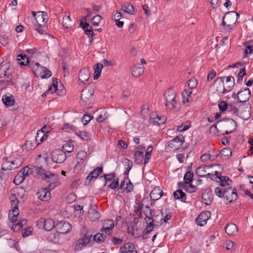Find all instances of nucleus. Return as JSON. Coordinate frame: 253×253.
Masks as SVG:
<instances>
[{"mask_svg": "<svg viewBox=\"0 0 253 253\" xmlns=\"http://www.w3.org/2000/svg\"><path fill=\"white\" fill-rule=\"evenodd\" d=\"M215 195L219 198H222L225 200L227 204L232 202H235L238 199V195L236 192V189H233L232 187L227 188H220L217 187L215 188Z\"/></svg>", "mask_w": 253, "mask_h": 253, "instance_id": "f257e3e1", "label": "nucleus"}, {"mask_svg": "<svg viewBox=\"0 0 253 253\" xmlns=\"http://www.w3.org/2000/svg\"><path fill=\"white\" fill-rule=\"evenodd\" d=\"M240 14L234 11H228L225 13L222 19V26L227 31H230L233 29Z\"/></svg>", "mask_w": 253, "mask_h": 253, "instance_id": "f03ea898", "label": "nucleus"}, {"mask_svg": "<svg viewBox=\"0 0 253 253\" xmlns=\"http://www.w3.org/2000/svg\"><path fill=\"white\" fill-rule=\"evenodd\" d=\"M165 105L167 109H177L178 103L176 100V93L173 88H169L164 94Z\"/></svg>", "mask_w": 253, "mask_h": 253, "instance_id": "7ed1b4c3", "label": "nucleus"}, {"mask_svg": "<svg viewBox=\"0 0 253 253\" xmlns=\"http://www.w3.org/2000/svg\"><path fill=\"white\" fill-rule=\"evenodd\" d=\"M13 68L10 63L6 62L0 67V78L6 80L7 84L10 85H13L14 83L12 81Z\"/></svg>", "mask_w": 253, "mask_h": 253, "instance_id": "20e7f679", "label": "nucleus"}, {"mask_svg": "<svg viewBox=\"0 0 253 253\" xmlns=\"http://www.w3.org/2000/svg\"><path fill=\"white\" fill-rule=\"evenodd\" d=\"M10 200L12 210L9 212V219L11 222L15 223L17 221V216L19 213L18 209L19 202L15 194H11Z\"/></svg>", "mask_w": 253, "mask_h": 253, "instance_id": "39448f33", "label": "nucleus"}, {"mask_svg": "<svg viewBox=\"0 0 253 253\" xmlns=\"http://www.w3.org/2000/svg\"><path fill=\"white\" fill-rule=\"evenodd\" d=\"M185 140L184 136L182 134H179L169 141L166 145L167 148L169 151H175L179 149Z\"/></svg>", "mask_w": 253, "mask_h": 253, "instance_id": "423d86ee", "label": "nucleus"}, {"mask_svg": "<svg viewBox=\"0 0 253 253\" xmlns=\"http://www.w3.org/2000/svg\"><path fill=\"white\" fill-rule=\"evenodd\" d=\"M92 235L88 232L81 238L77 240L74 247L75 252H79L84 249L88 245H91Z\"/></svg>", "mask_w": 253, "mask_h": 253, "instance_id": "0eeeda50", "label": "nucleus"}, {"mask_svg": "<svg viewBox=\"0 0 253 253\" xmlns=\"http://www.w3.org/2000/svg\"><path fill=\"white\" fill-rule=\"evenodd\" d=\"M43 181L48 183L47 187L50 190H53L60 184V177L58 175L51 172H49Z\"/></svg>", "mask_w": 253, "mask_h": 253, "instance_id": "6e6552de", "label": "nucleus"}, {"mask_svg": "<svg viewBox=\"0 0 253 253\" xmlns=\"http://www.w3.org/2000/svg\"><path fill=\"white\" fill-rule=\"evenodd\" d=\"M55 226L54 221L51 218H40L37 221V227L38 228L47 231H51Z\"/></svg>", "mask_w": 253, "mask_h": 253, "instance_id": "1a4fd4ad", "label": "nucleus"}, {"mask_svg": "<svg viewBox=\"0 0 253 253\" xmlns=\"http://www.w3.org/2000/svg\"><path fill=\"white\" fill-rule=\"evenodd\" d=\"M225 78V77H218L215 81V83L218 84V86L217 87L216 91L222 94H225L230 92L233 89L234 86V84L232 83L231 85H226L225 87L224 85V81Z\"/></svg>", "mask_w": 253, "mask_h": 253, "instance_id": "9d476101", "label": "nucleus"}, {"mask_svg": "<svg viewBox=\"0 0 253 253\" xmlns=\"http://www.w3.org/2000/svg\"><path fill=\"white\" fill-rule=\"evenodd\" d=\"M51 159L54 163L61 164L66 159V155L63 150L56 149L52 152Z\"/></svg>", "mask_w": 253, "mask_h": 253, "instance_id": "9b49d317", "label": "nucleus"}, {"mask_svg": "<svg viewBox=\"0 0 253 253\" xmlns=\"http://www.w3.org/2000/svg\"><path fill=\"white\" fill-rule=\"evenodd\" d=\"M103 172V167H98L90 172L86 177L85 180V185L88 186L91 181H94Z\"/></svg>", "mask_w": 253, "mask_h": 253, "instance_id": "f8f14e48", "label": "nucleus"}, {"mask_svg": "<svg viewBox=\"0 0 253 253\" xmlns=\"http://www.w3.org/2000/svg\"><path fill=\"white\" fill-rule=\"evenodd\" d=\"M55 228L58 233L64 234L69 232L72 226L68 222L62 220L58 221L55 225Z\"/></svg>", "mask_w": 253, "mask_h": 253, "instance_id": "ddd939ff", "label": "nucleus"}, {"mask_svg": "<svg viewBox=\"0 0 253 253\" xmlns=\"http://www.w3.org/2000/svg\"><path fill=\"white\" fill-rule=\"evenodd\" d=\"M214 178L211 177V179L216 180L219 179L220 185L224 188L225 185L230 186L232 183V180L228 176H223L221 175L220 172L215 171L214 174Z\"/></svg>", "mask_w": 253, "mask_h": 253, "instance_id": "4468645a", "label": "nucleus"}, {"mask_svg": "<svg viewBox=\"0 0 253 253\" xmlns=\"http://www.w3.org/2000/svg\"><path fill=\"white\" fill-rule=\"evenodd\" d=\"M221 123L222 127L230 130L235 131L236 129L237 125L236 122L232 119L225 118L218 121L216 123Z\"/></svg>", "mask_w": 253, "mask_h": 253, "instance_id": "2eb2a0df", "label": "nucleus"}, {"mask_svg": "<svg viewBox=\"0 0 253 253\" xmlns=\"http://www.w3.org/2000/svg\"><path fill=\"white\" fill-rule=\"evenodd\" d=\"M115 226L114 222L111 219H106L103 222L102 227L100 229V231L104 233L107 235H110L113 232V229Z\"/></svg>", "mask_w": 253, "mask_h": 253, "instance_id": "dca6fc26", "label": "nucleus"}, {"mask_svg": "<svg viewBox=\"0 0 253 253\" xmlns=\"http://www.w3.org/2000/svg\"><path fill=\"white\" fill-rule=\"evenodd\" d=\"M238 94H239V97L236 103L245 102L250 98L251 91L248 87L242 88L238 91Z\"/></svg>", "mask_w": 253, "mask_h": 253, "instance_id": "f3484780", "label": "nucleus"}, {"mask_svg": "<svg viewBox=\"0 0 253 253\" xmlns=\"http://www.w3.org/2000/svg\"><path fill=\"white\" fill-rule=\"evenodd\" d=\"M211 213L209 211H203L199 214L196 219V223L201 226H204L207 223V220L210 218Z\"/></svg>", "mask_w": 253, "mask_h": 253, "instance_id": "a211bd4d", "label": "nucleus"}, {"mask_svg": "<svg viewBox=\"0 0 253 253\" xmlns=\"http://www.w3.org/2000/svg\"><path fill=\"white\" fill-rule=\"evenodd\" d=\"M51 190L47 187L39 189L37 194L38 198L42 201H47L51 197Z\"/></svg>", "mask_w": 253, "mask_h": 253, "instance_id": "6ab92c4d", "label": "nucleus"}, {"mask_svg": "<svg viewBox=\"0 0 253 253\" xmlns=\"http://www.w3.org/2000/svg\"><path fill=\"white\" fill-rule=\"evenodd\" d=\"M93 90L87 87L84 88L81 92L80 97L83 101L87 103L92 99Z\"/></svg>", "mask_w": 253, "mask_h": 253, "instance_id": "aec40b11", "label": "nucleus"}, {"mask_svg": "<svg viewBox=\"0 0 253 253\" xmlns=\"http://www.w3.org/2000/svg\"><path fill=\"white\" fill-rule=\"evenodd\" d=\"M121 253H137V251L133 243L127 242L125 243L120 249Z\"/></svg>", "mask_w": 253, "mask_h": 253, "instance_id": "412c9836", "label": "nucleus"}, {"mask_svg": "<svg viewBox=\"0 0 253 253\" xmlns=\"http://www.w3.org/2000/svg\"><path fill=\"white\" fill-rule=\"evenodd\" d=\"M90 71L88 67H85L81 69L79 73V80L81 83L84 84L88 81L90 77Z\"/></svg>", "mask_w": 253, "mask_h": 253, "instance_id": "4be33fe9", "label": "nucleus"}, {"mask_svg": "<svg viewBox=\"0 0 253 253\" xmlns=\"http://www.w3.org/2000/svg\"><path fill=\"white\" fill-rule=\"evenodd\" d=\"M202 198L206 205H211L213 200V194L211 189H206L203 193Z\"/></svg>", "mask_w": 253, "mask_h": 253, "instance_id": "5701e85b", "label": "nucleus"}, {"mask_svg": "<svg viewBox=\"0 0 253 253\" xmlns=\"http://www.w3.org/2000/svg\"><path fill=\"white\" fill-rule=\"evenodd\" d=\"M163 195L164 193L162 190L158 187H155L150 194V197L151 200L153 201V204H154L155 201L159 200Z\"/></svg>", "mask_w": 253, "mask_h": 253, "instance_id": "b1692460", "label": "nucleus"}, {"mask_svg": "<svg viewBox=\"0 0 253 253\" xmlns=\"http://www.w3.org/2000/svg\"><path fill=\"white\" fill-rule=\"evenodd\" d=\"M150 222L148 223L145 229L142 232V238L143 240H145L148 238V235L150 234L156 225L154 223V220L152 219L149 220Z\"/></svg>", "mask_w": 253, "mask_h": 253, "instance_id": "393cba45", "label": "nucleus"}, {"mask_svg": "<svg viewBox=\"0 0 253 253\" xmlns=\"http://www.w3.org/2000/svg\"><path fill=\"white\" fill-rule=\"evenodd\" d=\"M50 172V171L46 170L42 167H37L35 168L36 177L42 180H44Z\"/></svg>", "mask_w": 253, "mask_h": 253, "instance_id": "a878e982", "label": "nucleus"}, {"mask_svg": "<svg viewBox=\"0 0 253 253\" xmlns=\"http://www.w3.org/2000/svg\"><path fill=\"white\" fill-rule=\"evenodd\" d=\"M131 70L132 76L137 78L144 73V68L140 64H135L132 67Z\"/></svg>", "mask_w": 253, "mask_h": 253, "instance_id": "bb28decb", "label": "nucleus"}, {"mask_svg": "<svg viewBox=\"0 0 253 253\" xmlns=\"http://www.w3.org/2000/svg\"><path fill=\"white\" fill-rule=\"evenodd\" d=\"M2 101L3 104L6 106H11L15 103L14 96L9 93H7L2 97Z\"/></svg>", "mask_w": 253, "mask_h": 253, "instance_id": "cd10ccee", "label": "nucleus"}, {"mask_svg": "<svg viewBox=\"0 0 253 253\" xmlns=\"http://www.w3.org/2000/svg\"><path fill=\"white\" fill-rule=\"evenodd\" d=\"M238 228L236 224L229 223L226 225L225 232L229 236H235L238 232Z\"/></svg>", "mask_w": 253, "mask_h": 253, "instance_id": "c85d7f7f", "label": "nucleus"}, {"mask_svg": "<svg viewBox=\"0 0 253 253\" xmlns=\"http://www.w3.org/2000/svg\"><path fill=\"white\" fill-rule=\"evenodd\" d=\"M40 144V142H38V140H37L36 139L33 142H32L30 140H26L25 144L22 146V150L26 151L33 150Z\"/></svg>", "mask_w": 253, "mask_h": 253, "instance_id": "c756f323", "label": "nucleus"}, {"mask_svg": "<svg viewBox=\"0 0 253 253\" xmlns=\"http://www.w3.org/2000/svg\"><path fill=\"white\" fill-rule=\"evenodd\" d=\"M80 26L84 29L85 34L89 37H92L94 35L92 27L87 23H84L83 21H81L80 23Z\"/></svg>", "mask_w": 253, "mask_h": 253, "instance_id": "7c9ffc66", "label": "nucleus"}, {"mask_svg": "<svg viewBox=\"0 0 253 253\" xmlns=\"http://www.w3.org/2000/svg\"><path fill=\"white\" fill-rule=\"evenodd\" d=\"M100 217V213L95 209H91L88 211V217L92 221L98 220Z\"/></svg>", "mask_w": 253, "mask_h": 253, "instance_id": "2f4dec72", "label": "nucleus"}, {"mask_svg": "<svg viewBox=\"0 0 253 253\" xmlns=\"http://www.w3.org/2000/svg\"><path fill=\"white\" fill-rule=\"evenodd\" d=\"M10 163L12 169H15L22 165L23 163V159L20 156L17 155L10 161Z\"/></svg>", "mask_w": 253, "mask_h": 253, "instance_id": "473e14b6", "label": "nucleus"}, {"mask_svg": "<svg viewBox=\"0 0 253 253\" xmlns=\"http://www.w3.org/2000/svg\"><path fill=\"white\" fill-rule=\"evenodd\" d=\"M121 10L129 14H134V7L133 5L129 2H125L121 7Z\"/></svg>", "mask_w": 253, "mask_h": 253, "instance_id": "72a5a7b5", "label": "nucleus"}, {"mask_svg": "<svg viewBox=\"0 0 253 253\" xmlns=\"http://www.w3.org/2000/svg\"><path fill=\"white\" fill-rule=\"evenodd\" d=\"M18 63L21 66H27L29 64V59L26 54H20L17 56Z\"/></svg>", "mask_w": 253, "mask_h": 253, "instance_id": "f704fd0d", "label": "nucleus"}, {"mask_svg": "<svg viewBox=\"0 0 253 253\" xmlns=\"http://www.w3.org/2000/svg\"><path fill=\"white\" fill-rule=\"evenodd\" d=\"M103 67L102 63H97L93 66V69L94 70V73L93 75L94 80H97L101 75V71Z\"/></svg>", "mask_w": 253, "mask_h": 253, "instance_id": "c9c22d12", "label": "nucleus"}, {"mask_svg": "<svg viewBox=\"0 0 253 253\" xmlns=\"http://www.w3.org/2000/svg\"><path fill=\"white\" fill-rule=\"evenodd\" d=\"M232 152L229 147L223 148L219 153L220 157L225 160L229 159L232 156Z\"/></svg>", "mask_w": 253, "mask_h": 253, "instance_id": "e433bc0d", "label": "nucleus"}, {"mask_svg": "<svg viewBox=\"0 0 253 253\" xmlns=\"http://www.w3.org/2000/svg\"><path fill=\"white\" fill-rule=\"evenodd\" d=\"M173 197L174 199L176 200H180L182 202H186V195L184 192L180 189H178L173 193Z\"/></svg>", "mask_w": 253, "mask_h": 253, "instance_id": "4c0bfd02", "label": "nucleus"}, {"mask_svg": "<svg viewBox=\"0 0 253 253\" xmlns=\"http://www.w3.org/2000/svg\"><path fill=\"white\" fill-rule=\"evenodd\" d=\"M86 153L84 151H81L79 152L77 155V165H82L86 159Z\"/></svg>", "mask_w": 253, "mask_h": 253, "instance_id": "58836bf2", "label": "nucleus"}, {"mask_svg": "<svg viewBox=\"0 0 253 253\" xmlns=\"http://www.w3.org/2000/svg\"><path fill=\"white\" fill-rule=\"evenodd\" d=\"M144 159L143 152L142 151H136L134 155V159L137 164H141Z\"/></svg>", "mask_w": 253, "mask_h": 253, "instance_id": "ea45409f", "label": "nucleus"}, {"mask_svg": "<svg viewBox=\"0 0 253 253\" xmlns=\"http://www.w3.org/2000/svg\"><path fill=\"white\" fill-rule=\"evenodd\" d=\"M106 235H107L104 234V233H97L93 236V240L92 242H94V241H96L99 243L103 242L106 240L107 238Z\"/></svg>", "mask_w": 253, "mask_h": 253, "instance_id": "a19ab883", "label": "nucleus"}, {"mask_svg": "<svg viewBox=\"0 0 253 253\" xmlns=\"http://www.w3.org/2000/svg\"><path fill=\"white\" fill-rule=\"evenodd\" d=\"M76 133L78 136H79L83 140L85 141H89L91 139V134L86 131L79 130Z\"/></svg>", "mask_w": 253, "mask_h": 253, "instance_id": "79ce46f5", "label": "nucleus"}, {"mask_svg": "<svg viewBox=\"0 0 253 253\" xmlns=\"http://www.w3.org/2000/svg\"><path fill=\"white\" fill-rule=\"evenodd\" d=\"M124 163L125 166V168L126 169V170L124 172V174L126 175V176H128L129 171L132 167L133 164L131 161L126 158L125 159Z\"/></svg>", "mask_w": 253, "mask_h": 253, "instance_id": "37998d69", "label": "nucleus"}, {"mask_svg": "<svg viewBox=\"0 0 253 253\" xmlns=\"http://www.w3.org/2000/svg\"><path fill=\"white\" fill-rule=\"evenodd\" d=\"M211 166H203L198 168L196 170V174L198 177H204L206 176V168H210Z\"/></svg>", "mask_w": 253, "mask_h": 253, "instance_id": "c03bdc74", "label": "nucleus"}, {"mask_svg": "<svg viewBox=\"0 0 253 253\" xmlns=\"http://www.w3.org/2000/svg\"><path fill=\"white\" fill-rule=\"evenodd\" d=\"M57 84V79L55 78H53L51 85L49 86L48 89L47 90L49 93L50 92V93H53L57 91V87L58 86Z\"/></svg>", "mask_w": 253, "mask_h": 253, "instance_id": "a18cd8bd", "label": "nucleus"}, {"mask_svg": "<svg viewBox=\"0 0 253 253\" xmlns=\"http://www.w3.org/2000/svg\"><path fill=\"white\" fill-rule=\"evenodd\" d=\"M194 174L191 171H187L184 174V180L186 184H189L193 180Z\"/></svg>", "mask_w": 253, "mask_h": 253, "instance_id": "49530a36", "label": "nucleus"}, {"mask_svg": "<svg viewBox=\"0 0 253 253\" xmlns=\"http://www.w3.org/2000/svg\"><path fill=\"white\" fill-rule=\"evenodd\" d=\"M246 75V69L245 67L241 68L239 73H238L237 76L238 79L237 83L239 84H241L243 82V77Z\"/></svg>", "mask_w": 253, "mask_h": 253, "instance_id": "de8ad7c7", "label": "nucleus"}, {"mask_svg": "<svg viewBox=\"0 0 253 253\" xmlns=\"http://www.w3.org/2000/svg\"><path fill=\"white\" fill-rule=\"evenodd\" d=\"M192 93V91L190 90H184L182 92V96L183 97V103H185L186 102H189V98H191V95Z\"/></svg>", "mask_w": 253, "mask_h": 253, "instance_id": "09e8293b", "label": "nucleus"}, {"mask_svg": "<svg viewBox=\"0 0 253 253\" xmlns=\"http://www.w3.org/2000/svg\"><path fill=\"white\" fill-rule=\"evenodd\" d=\"M27 66H29L32 69L35 74H36V72H38L39 70H41V67H42L38 62L34 63L30 61Z\"/></svg>", "mask_w": 253, "mask_h": 253, "instance_id": "8fccbe9b", "label": "nucleus"}, {"mask_svg": "<svg viewBox=\"0 0 253 253\" xmlns=\"http://www.w3.org/2000/svg\"><path fill=\"white\" fill-rule=\"evenodd\" d=\"M41 70L44 73L41 75L42 79H47L50 77L52 75L51 72L45 67H41Z\"/></svg>", "mask_w": 253, "mask_h": 253, "instance_id": "3c124183", "label": "nucleus"}, {"mask_svg": "<svg viewBox=\"0 0 253 253\" xmlns=\"http://www.w3.org/2000/svg\"><path fill=\"white\" fill-rule=\"evenodd\" d=\"M22 173L19 172L17 175L15 176L13 182L15 185H18L21 184L23 181L25 180L24 178H23V175Z\"/></svg>", "mask_w": 253, "mask_h": 253, "instance_id": "603ef678", "label": "nucleus"}, {"mask_svg": "<svg viewBox=\"0 0 253 253\" xmlns=\"http://www.w3.org/2000/svg\"><path fill=\"white\" fill-rule=\"evenodd\" d=\"M50 131V127L49 126H43L41 130H39L37 132V135L36 136V140H37L39 135H42L45 134V133H48Z\"/></svg>", "mask_w": 253, "mask_h": 253, "instance_id": "864d4df0", "label": "nucleus"}, {"mask_svg": "<svg viewBox=\"0 0 253 253\" xmlns=\"http://www.w3.org/2000/svg\"><path fill=\"white\" fill-rule=\"evenodd\" d=\"M62 24L63 26L66 29H68L71 27V20L70 15L63 17Z\"/></svg>", "mask_w": 253, "mask_h": 253, "instance_id": "5fc2aeb1", "label": "nucleus"}, {"mask_svg": "<svg viewBox=\"0 0 253 253\" xmlns=\"http://www.w3.org/2000/svg\"><path fill=\"white\" fill-rule=\"evenodd\" d=\"M218 106L220 112L223 113L228 110L229 105L226 101H221L219 102Z\"/></svg>", "mask_w": 253, "mask_h": 253, "instance_id": "6e6d98bb", "label": "nucleus"}, {"mask_svg": "<svg viewBox=\"0 0 253 253\" xmlns=\"http://www.w3.org/2000/svg\"><path fill=\"white\" fill-rule=\"evenodd\" d=\"M166 121L165 118H162V120L161 122H158L156 117H150L149 120V122L153 125H157L160 126V125L164 124Z\"/></svg>", "mask_w": 253, "mask_h": 253, "instance_id": "4d7b16f0", "label": "nucleus"}, {"mask_svg": "<svg viewBox=\"0 0 253 253\" xmlns=\"http://www.w3.org/2000/svg\"><path fill=\"white\" fill-rule=\"evenodd\" d=\"M144 214L146 215L145 219L147 218L148 220H151L154 219L151 218V210L150 209L149 206H146L145 207V210L143 211Z\"/></svg>", "mask_w": 253, "mask_h": 253, "instance_id": "13d9d810", "label": "nucleus"}, {"mask_svg": "<svg viewBox=\"0 0 253 253\" xmlns=\"http://www.w3.org/2000/svg\"><path fill=\"white\" fill-rule=\"evenodd\" d=\"M10 161L6 160L1 165V170L3 171H6L12 170Z\"/></svg>", "mask_w": 253, "mask_h": 253, "instance_id": "bf43d9fd", "label": "nucleus"}, {"mask_svg": "<svg viewBox=\"0 0 253 253\" xmlns=\"http://www.w3.org/2000/svg\"><path fill=\"white\" fill-rule=\"evenodd\" d=\"M93 118L92 116L89 114H84L82 118V122L84 126L88 124L90 121Z\"/></svg>", "mask_w": 253, "mask_h": 253, "instance_id": "052dcab7", "label": "nucleus"}, {"mask_svg": "<svg viewBox=\"0 0 253 253\" xmlns=\"http://www.w3.org/2000/svg\"><path fill=\"white\" fill-rule=\"evenodd\" d=\"M105 180V183L104 186H105L107 184V181H111L115 177V174L114 172H111L109 174H106L103 175Z\"/></svg>", "mask_w": 253, "mask_h": 253, "instance_id": "680f3d73", "label": "nucleus"}, {"mask_svg": "<svg viewBox=\"0 0 253 253\" xmlns=\"http://www.w3.org/2000/svg\"><path fill=\"white\" fill-rule=\"evenodd\" d=\"M73 145L67 143L63 145L62 150L65 152H66L67 153H71L73 151Z\"/></svg>", "mask_w": 253, "mask_h": 253, "instance_id": "e2e57ef3", "label": "nucleus"}, {"mask_svg": "<svg viewBox=\"0 0 253 253\" xmlns=\"http://www.w3.org/2000/svg\"><path fill=\"white\" fill-rule=\"evenodd\" d=\"M9 39L8 36L2 35L0 36V42L4 46H6L8 44Z\"/></svg>", "mask_w": 253, "mask_h": 253, "instance_id": "0e129e2a", "label": "nucleus"}, {"mask_svg": "<svg viewBox=\"0 0 253 253\" xmlns=\"http://www.w3.org/2000/svg\"><path fill=\"white\" fill-rule=\"evenodd\" d=\"M183 189L189 193H193L196 191L197 188L195 186L189 183L183 187Z\"/></svg>", "mask_w": 253, "mask_h": 253, "instance_id": "69168bd1", "label": "nucleus"}, {"mask_svg": "<svg viewBox=\"0 0 253 253\" xmlns=\"http://www.w3.org/2000/svg\"><path fill=\"white\" fill-rule=\"evenodd\" d=\"M197 85V80L195 78H192L188 81V86L190 88V89L196 88Z\"/></svg>", "mask_w": 253, "mask_h": 253, "instance_id": "338daca9", "label": "nucleus"}, {"mask_svg": "<svg viewBox=\"0 0 253 253\" xmlns=\"http://www.w3.org/2000/svg\"><path fill=\"white\" fill-rule=\"evenodd\" d=\"M102 17L99 15H96L94 16L91 20V24L94 26L98 25L100 22Z\"/></svg>", "mask_w": 253, "mask_h": 253, "instance_id": "774afa93", "label": "nucleus"}]
</instances>
